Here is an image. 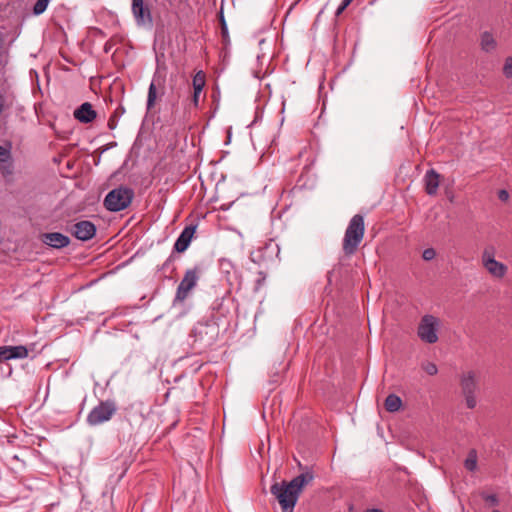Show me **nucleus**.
Returning a JSON list of instances; mask_svg holds the SVG:
<instances>
[{"label":"nucleus","instance_id":"nucleus-23","mask_svg":"<svg viewBox=\"0 0 512 512\" xmlns=\"http://www.w3.org/2000/svg\"><path fill=\"white\" fill-rule=\"evenodd\" d=\"M13 162H12V158H10V160H8L7 162H1V165H0V172L3 176H9L13 173Z\"/></svg>","mask_w":512,"mask_h":512},{"label":"nucleus","instance_id":"nucleus-29","mask_svg":"<svg viewBox=\"0 0 512 512\" xmlns=\"http://www.w3.org/2000/svg\"><path fill=\"white\" fill-rule=\"evenodd\" d=\"M436 257V251L433 248H427L422 253V258L425 261H431Z\"/></svg>","mask_w":512,"mask_h":512},{"label":"nucleus","instance_id":"nucleus-17","mask_svg":"<svg viewBox=\"0 0 512 512\" xmlns=\"http://www.w3.org/2000/svg\"><path fill=\"white\" fill-rule=\"evenodd\" d=\"M364 235V219L363 216L354 215V249L362 241Z\"/></svg>","mask_w":512,"mask_h":512},{"label":"nucleus","instance_id":"nucleus-34","mask_svg":"<svg viewBox=\"0 0 512 512\" xmlns=\"http://www.w3.org/2000/svg\"><path fill=\"white\" fill-rule=\"evenodd\" d=\"M173 262V256L171 255L162 265V269H166Z\"/></svg>","mask_w":512,"mask_h":512},{"label":"nucleus","instance_id":"nucleus-20","mask_svg":"<svg viewBox=\"0 0 512 512\" xmlns=\"http://www.w3.org/2000/svg\"><path fill=\"white\" fill-rule=\"evenodd\" d=\"M205 84H206V75L202 70H200L193 76V79H192L193 91L202 92Z\"/></svg>","mask_w":512,"mask_h":512},{"label":"nucleus","instance_id":"nucleus-21","mask_svg":"<svg viewBox=\"0 0 512 512\" xmlns=\"http://www.w3.org/2000/svg\"><path fill=\"white\" fill-rule=\"evenodd\" d=\"M343 249L347 255L352 253V219L350 220L345 231Z\"/></svg>","mask_w":512,"mask_h":512},{"label":"nucleus","instance_id":"nucleus-2","mask_svg":"<svg viewBox=\"0 0 512 512\" xmlns=\"http://www.w3.org/2000/svg\"><path fill=\"white\" fill-rule=\"evenodd\" d=\"M134 198V191L129 187L120 186L111 190L104 199V207L111 212L126 209Z\"/></svg>","mask_w":512,"mask_h":512},{"label":"nucleus","instance_id":"nucleus-31","mask_svg":"<svg viewBox=\"0 0 512 512\" xmlns=\"http://www.w3.org/2000/svg\"><path fill=\"white\" fill-rule=\"evenodd\" d=\"M482 498L492 506L498 505V498L495 494L482 493Z\"/></svg>","mask_w":512,"mask_h":512},{"label":"nucleus","instance_id":"nucleus-36","mask_svg":"<svg viewBox=\"0 0 512 512\" xmlns=\"http://www.w3.org/2000/svg\"><path fill=\"white\" fill-rule=\"evenodd\" d=\"M348 510H349V511H352V505H349V506H348Z\"/></svg>","mask_w":512,"mask_h":512},{"label":"nucleus","instance_id":"nucleus-1","mask_svg":"<svg viewBox=\"0 0 512 512\" xmlns=\"http://www.w3.org/2000/svg\"><path fill=\"white\" fill-rule=\"evenodd\" d=\"M308 478L300 474L291 481L275 482L271 488V494L279 502L282 512H293L303 487L307 484Z\"/></svg>","mask_w":512,"mask_h":512},{"label":"nucleus","instance_id":"nucleus-22","mask_svg":"<svg viewBox=\"0 0 512 512\" xmlns=\"http://www.w3.org/2000/svg\"><path fill=\"white\" fill-rule=\"evenodd\" d=\"M464 466L470 472H474L477 469V452L475 449H471L468 452V456L464 462Z\"/></svg>","mask_w":512,"mask_h":512},{"label":"nucleus","instance_id":"nucleus-4","mask_svg":"<svg viewBox=\"0 0 512 512\" xmlns=\"http://www.w3.org/2000/svg\"><path fill=\"white\" fill-rule=\"evenodd\" d=\"M496 250L494 246H487L481 253V263L486 271L496 279H502L508 272V267L495 259Z\"/></svg>","mask_w":512,"mask_h":512},{"label":"nucleus","instance_id":"nucleus-30","mask_svg":"<svg viewBox=\"0 0 512 512\" xmlns=\"http://www.w3.org/2000/svg\"><path fill=\"white\" fill-rule=\"evenodd\" d=\"M11 158V152L9 149L0 145V163L7 162Z\"/></svg>","mask_w":512,"mask_h":512},{"label":"nucleus","instance_id":"nucleus-3","mask_svg":"<svg viewBox=\"0 0 512 512\" xmlns=\"http://www.w3.org/2000/svg\"><path fill=\"white\" fill-rule=\"evenodd\" d=\"M118 410L114 400L108 399L100 401L87 415L86 422L90 426H98L108 422L116 414Z\"/></svg>","mask_w":512,"mask_h":512},{"label":"nucleus","instance_id":"nucleus-9","mask_svg":"<svg viewBox=\"0 0 512 512\" xmlns=\"http://www.w3.org/2000/svg\"><path fill=\"white\" fill-rule=\"evenodd\" d=\"M219 335V327L215 322L199 323L195 328V336L205 346L212 345Z\"/></svg>","mask_w":512,"mask_h":512},{"label":"nucleus","instance_id":"nucleus-32","mask_svg":"<svg viewBox=\"0 0 512 512\" xmlns=\"http://www.w3.org/2000/svg\"><path fill=\"white\" fill-rule=\"evenodd\" d=\"M107 125H108V128H109L110 130H113V129H115V128H116V126H117V115H116V113H114V114L109 118Z\"/></svg>","mask_w":512,"mask_h":512},{"label":"nucleus","instance_id":"nucleus-6","mask_svg":"<svg viewBox=\"0 0 512 512\" xmlns=\"http://www.w3.org/2000/svg\"><path fill=\"white\" fill-rule=\"evenodd\" d=\"M165 84H166V72L165 68L161 69L159 66L156 68L152 81L148 88L147 94V102L146 107L147 110H151L158 99V97L163 96L165 93Z\"/></svg>","mask_w":512,"mask_h":512},{"label":"nucleus","instance_id":"nucleus-12","mask_svg":"<svg viewBox=\"0 0 512 512\" xmlns=\"http://www.w3.org/2000/svg\"><path fill=\"white\" fill-rule=\"evenodd\" d=\"M28 349L23 345L0 346V363L12 359H24L28 357Z\"/></svg>","mask_w":512,"mask_h":512},{"label":"nucleus","instance_id":"nucleus-27","mask_svg":"<svg viewBox=\"0 0 512 512\" xmlns=\"http://www.w3.org/2000/svg\"><path fill=\"white\" fill-rule=\"evenodd\" d=\"M503 74L507 78H512V57H507L505 59L504 67H503Z\"/></svg>","mask_w":512,"mask_h":512},{"label":"nucleus","instance_id":"nucleus-13","mask_svg":"<svg viewBox=\"0 0 512 512\" xmlns=\"http://www.w3.org/2000/svg\"><path fill=\"white\" fill-rule=\"evenodd\" d=\"M40 238L42 243L55 249H62L70 244V238L60 232L43 233Z\"/></svg>","mask_w":512,"mask_h":512},{"label":"nucleus","instance_id":"nucleus-33","mask_svg":"<svg viewBox=\"0 0 512 512\" xmlns=\"http://www.w3.org/2000/svg\"><path fill=\"white\" fill-rule=\"evenodd\" d=\"M498 198L501 201H507L509 198V193L506 190H500L498 193Z\"/></svg>","mask_w":512,"mask_h":512},{"label":"nucleus","instance_id":"nucleus-14","mask_svg":"<svg viewBox=\"0 0 512 512\" xmlns=\"http://www.w3.org/2000/svg\"><path fill=\"white\" fill-rule=\"evenodd\" d=\"M195 226H186L179 237L177 238L175 244H174V251L178 253L184 252L190 245V242L192 240V237L195 233Z\"/></svg>","mask_w":512,"mask_h":512},{"label":"nucleus","instance_id":"nucleus-25","mask_svg":"<svg viewBox=\"0 0 512 512\" xmlns=\"http://www.w3.org/2000/svg\"><path fill=\"white\" fill-rule=\"evenodd\" d=\"M49 0H37L34 7H33V13L35 15L42 14L48 6Z\"/></svg>","mask_w":512,"mask_h":512},{"label":"nucleus","instance_id":"nucleus-16","mask_svg":"<svg viewBox=\"0 0 512 512\" xmlns=\"http://www.w3.org/2000/svg\"><path fill=\"white\" fill-rule=\"evenodd\" d=\"M440 183V174L434 169L428 170L424 175L425 192L430 195H436Z\"/></svg>","mask_w":512,"mask_h":512},{"label":"nucleus","instance_id":"nucleus-35","mask_svg":"<svg viewBox=\"0 0 512 512\" xmlns=\"http://www.w3.org/2000/svg\"><path fill=\"white\" fill-rule=\"evenodd\" d=\"M364 512H384V511L379 508H371V509L365 510Z\"/></svg>","mask_w":512,"mask_h":512},{"label":"nucleus","instance_id":"nucleus-26","mask_svg":"<svg viewBox=\"0 0 512 512\" xmlns=\"http://www.w3.org/2000/svg\"><path fill=\"white\" fill-rule=\"evenodd\" d=\"M352 3V0H342L341 4L338 6V8L335 11V19L336 22L340 20L341 14L344 12V10Z\"/></svg>","mask_w":512,"mask_h":512},{"label":"nucleus","instance_id":"nucleus-8","mask_svg":"<svg viewBox=\"0 0 512 512\" xmlns=\"http://www.w3.org/2000/svg\"><path fill=\"white\" fill-rule=\"evenodd\" d=\"M461 389L462 393L465 396L466 405L469 409L475 408L477 401L475 397V392L477 389V382L475 378L474 372L470 371L464 374L461 378Z\"/></svg>","mask_w":512,"mask_h":512},{"label":"nucleus","instance_id":"nucleus-7","mask_svg":"<svg viewBox=\"0 0 512 512\" xmlns=\"http://www.w3.org/2000/svg\"><path fill=\"white\" fill-rule=\"evenodd\" d=\"M198 280L199 269L196 267L193 269H188L177 287L174 304L184 302L190 291L196 287Z\"/></svg>","mask_w":512,"mask_h":512},{"label":"nucleus","instance_id":"nucleus-19","mask_svg":"<svg viewBox=\"0 0 512 512\" xmlns=\"http://www.w3.org/2000/svg\"><path fill=\"white\" fill-rule=\"evenodd\" d=\"M481 49L485 52H492L497 47V42L493 35L489 32H484L481 35Z\"/></svg>","mask_w":512,"mask_h":512},{"label":"nucleus","instance_id":"nucleus-11","mask_svg":"<svg viewBox=\"0 0 512 512\" xmlns=\"http://www.w3.org/2000/svg\"><path fill=\"white\" fill-rule=\"evenodd\" d=\"M72 235L81 241H88L96 234V226L88 220L75 223L70 229Z\"/></svg>","mask_w":512,"mask_h":512},{"label":"nucleus","instance_id":"nucleus-15","mask_svg":"<svg viewBox=\"0 0 512 512\" xmlns=\"http://www.w3.org/2000/svg\"><path fill=\"white\" fill-rule=\"evenodd\" d=\"M97 116L92 104L85 102L81 104L75 111L74 117L81 123H91Z\"/></svg>","mask_w":512,"mask_h":512},{"label":"nucleus","instance_id":"nucleus-18","mask_svg":"<svg viewBox=\"0 0 512 512\" xmlns=\"http://www.w3.org/2000/svg\"><path fill=\"white\" fill-rule=\"evenodd\" d=\"M402 406L401 398L396 394H389L384 402V407L388 412H397Z\"/></svg>","mask_w":512,"mask_h":512},{"label":"nucleus","instance_id":"nucleus-37","mask_svg":"<svg viewBox=\"0 0 512 512\" xmlns=\"http://www.w3.org/2000/svg\"><path fill=\"white\" fill-rule=\"evenodd\" d=\"M492 512H501V511H499V510H493Z\"/></svg>","mask_w":512,"mask_h":512},{"label":"nucleus","instance_id":"nucleus-5","mask_svg":"<svg viewBox=\"0 0 512 512\" xmlns=\"http://www.w3.org/2000/svg\"><path fill=\"white\" fill-rule=\"evenodd\" d=\"M440 320L431 314L424 315L419 323L417 335L424 343L434 344L438 341Z\"/></svg>","mask_w":512,"mask_h":512},{"label":"nucleus","instance_id":"nucleus-10","mask_svg":"<svg viewBox=\"0 0 512 512\" xmlns=\"http://www.w3.org/2000/svg\"><path fill=\"white\" fill-rule=\"evenodd\" d=\"M131 10L138 25H152L153 19L148 5L144 0H132Z\"/></svg>","mask_w":512,"mask_h":512},{"label":"nucleus","instance_id":"nucleus-24","mask_svg":"<svg viewBox=\"0 0 512 512\" xmlns=\"http://www.w3.org/2000/svg\"><path fill=\"white\" fill-rule=\"evenodd\" d=\"M201 93L202 92L193 91V93L189 99V104L187 106V108L189 110L192 108L197 109L199 107Z\"/></svg>","mask_w":512,"mask_h":512},{"label":"nucleus","instance_id":"nucleus-28","mask_svg":"<svg viewBox=\"0 0 512 512\" xmlns=\"http://www.w3.org/2000/svg\"><path fill=\"white\" fill-rule=\"evenodd\" d=\"M423 370L428 374V375H435L437 374L438 372V368L436 366V364L432 363V362H427L426 364H424L422 366Z\"/></svg>","mask_w":512,"mask_h":512}]
</instances>
